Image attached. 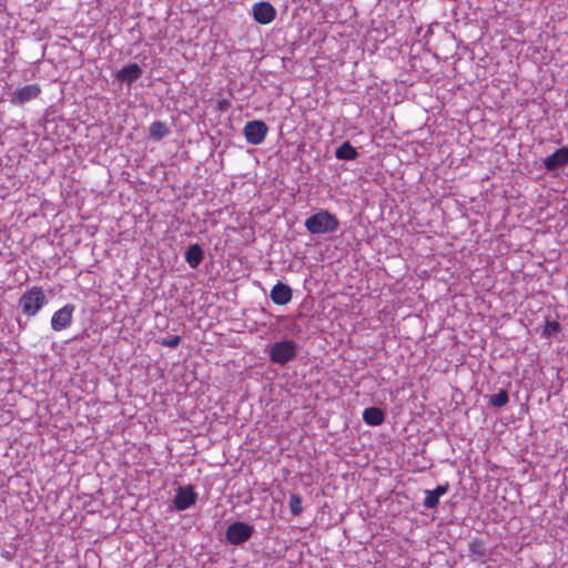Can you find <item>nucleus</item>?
Returning <instances> with one entry per match:
<instances>
[{
  "instance_id": "obj_1",
  "label": "nucleus",
  "mask_w": 568,
  "mask_h": 568,
  "mask_svg": "<svg viewBox=\"0 0 568 568\" xmlns=\"http://www.w3.org/2000/svg\"><path fill=\"white\" fill-rule=\"evenodd\" d=\"M339 226L337 217L326 210H321L305 221L306 230L312 234L335 232Z\"/></svg>"
},
{
  "instance_id": "obj_2",
  "label": "nucleus",
  "mask_w": 568,
  "mask_h": 568,
  "mask_svg": "<svg viewBox=\"0 0 568 568\" xmlns=\"http://www.w3.org/2000/svg\"><path fill=\"white\" fill-rule=\"evenodd\" d=\"M45 302L47 297L42 288L34 286L21 295L19 305L21 306L24 314L28 316H33L41 310Z\"/></svg>"
},
{
  "instance_id": "obj_3",
  "label": "nucleus",
  "mask_w": 568,
  "mask_h": 568,
  "mask_svg": "<svg viewBox=\"0 0 568 568\" xmlns=\"http://www.w3.org/2000/svg\"><path fill=\"white\" fill-rule=\"evenodd\" d=\"M297 346L292 339L276 342L271 346L270 359L271 362L285 365L296 357Z\"/></svg>"
},
{
  "instance_id": "obj_4",
  "label": "nucleus",
  "mask_w": 568,
  "mask_h": 568,
  "mask_svg": "<svg viewBox=\"0 0 568 568\" xmlns=\"http://www.w3.org/2000/svg\"><path fill=\"white\" fill-rule=\"evenodd\" d=\"M253 534V526L243 521H235L227 527L225 536L230 544L239 546L247 541Z\"/></svg>"
},
{
  "instance_id": "obj_5",
  "label": "nucleus",
  "mask_w": 568,
  "mask_h": 568,
  "mask_svg": "<svg viewBox=\"0 0 568 568\" xmlns=\"http://www.w3.org/2000/svg\"><path fill=\"white\" fill-rule=\"evenodd\" d=\"M267 132L268 126L261 120L247 122L243 130L246 141L253 145L261 144L265 140Z\"/></svg>"
},
{
  "instance_id": "obj_6",
  "label": "nucleus",
  "mask_w": 568,
  "mask_h": 568,
  "mask_svg": "<svg viewBox=\"0 0 568 568\" xmlns=\"http://www.w3.org/2000/svg\"><path fill=\"white\" fill-rule=\"evenodd\" d=\"M74 305L67 304L62 308L54 312L51 318V327L53 331L60 332L72 323V317L74 313Z\"/></svg>"
},
{
  "instance_id": "obj_7",
  "label": "nucleus",
  "mask_w": 568,
  "mask_h": 568,
  "mask_svg": "<svg viewBox=\"0 0 568 568\" xmlns=\"http://www.w3.org/2000/svg\"><path fill=\"white\" fill-rule=\"evenodd\" d=\"M41 89L38 84H28L11 93V103L21 105L39 97Z\"/></svg>"
},
{
  "instance_id": "obj_8",
  "label": "nucleus",
  "mask_w": 568,
  "mask_h": 568,
  "mask_svg": "<svg viewBox=\"0 0 568 568\" xmlns=\"http://www.w3.org/2000/svg\"><path fill=\"white\" fill-rule=\"evenodd\" d=\"M254 20L261 24L272 22L276 17V10L270 2H258L253 6Z\"/></svg>"
},
{
  "instance_id": "obj_9",
  "label": "nucleus",
  "mask_w": 568,
  "mask_h": 568,
  "mask_svg": "<svg viewBox=\"0 0 568 568\" xmlns=\"http://www.w3.org/2000/svg\"><path fill=\"white\" fill-rule=\"evenodd\" d=\"M196 501V494L191 486L180 487L174 498L178 510H185Z\"/></svg>"
},
{
  "instance_id": "obj_10",
  "label": "nucleus",
  "mask_w": 568,
  "mask_h": 568,
  "mask_svg": "<svg viewBox=\"0 0 568 568\" xmlns=\"http://www.w3.org/2000/svg\"><path fill=\"white\" fill-rule=\"evenodd\" d=\"M568 163V148H560L544 160L545 169L549 172L556 171Z\"/></svg>"
},
{
  "instance_id": "obj_11",
  "label": "nucleus",
  "mask_w": 568,
  "mask_h": 568,
  "mask_svg": "<svg viewBox=\"0 0 568 568\" xmlns=\"http://www.w3.org/2000/svg\"><path fill=\"white\" fill-rule=\"evenodd\" d=\"M293 296L292 288L282 282H277L271 290L270 297L277 305H286Z\"/></svg>"
},
{
  "instance_id": "obj_12",
  "label": "nucleus",
  "mask_w": 568,
  "mask_h": 568,
  "mask_svg": "<svg viewBox=\"0 0 568 568\" xmlns=\"http://www.w3.org/2000/svg\"><path fill=\"white\" fill-rule=\"evenodd\" d=\"M449 489V484L438 485L434 490H425L424 507L428 509L436 508L439 504V497L445 495Z\"/></svg>"
},
{
  "instance_id": "obj_13",
  "label": "nucleus",
  "mask_w": 568,
  "mask_h": 568,
  "mask_svg": "<svg viewBox=\"0 0 568 568\" xmlns=\"http://www.w3.org/2000/svg\"><path fill=\"white\" fill-rule=\"evenodd\" d=\"M142 74V69L136 63H130L123 67L118 73L116 79L128 84L136 81Z\"/></svg>"
},
{
  "instance_id": "obj_14",
  "label": "nucleus",
  "mask_w": 568,
  "mask_h": 568,
  "mask_svg": "<svg viewBox=\"0 0 568 568\" xmlns=\"http://www.w3.org/2000/svg\"><path fill=\"white\" fill-rule=\"evenodd\" d=\"M184 257L192 268H196L204 258V252L199 244H191L187 247Z\"/></svg>"
},
{
  "instance_id": "obj_15",
  "label": "nucleus",
  "mask_w": 568,
  "mask_h": 568,
  "mask_svg": "<svg viewBox=\"0 0 568 568\" xmlns=\"http://www.w3.org/2000/svg\"><path fill=\"white\" fill-rule=\"evenodd\" d=\"M363 419L371 426H378L383 424L385 415L378 407H368L363 412Z\"/></svg>"
},
{
  "instance_id": "obj_16",
  "label": "nucleus",
  "mask_w": 568,
  "mask_h": 568,
  "mask_svg": "<svg viewBox=\"0 0 568 568\" xmlns=\"http://www.w3.org/2000/svg\"><path fill=\"white\" fill-rule=\"evenodd\" d=\"M170 130L165 122L155 121L149 128L150 138L154 141H160L169 134Z\"/></svg>"
},
{
  "instance_id": "obj_17",
  "label": "nucleus",
  "mask_w": 568,
  "mask_h": 568,
  "mask_svg": "<svg viewBox=\"0 0 568 568\" xmlns=\"http://www.w3.org/2000/svg\"><path fill=\"white\" fill-rule=\"evenodd\" d=\"M338 160H355L358 156L356 149L348 142H344L335 152Z\"/></svg>"
},
{
  "instance_id": "obj_18",
  "label": "nucleus",
  "mask_w": 568,
  "mask_h": 568,
  "mask_svg": "<svg viewBox=\"0 0 568 568\" xmlns=\"http://www.w3.org/2000/svg\"><path fill=\"white\" fill-rule=\"evenodd\" d=\"M508 400L509 396L505 389H500L498 393L493 394L489 397V404L495 407H503L508 403Z\"/></svg>"
},
{
  "instance_id": "obj_19",
  "label": "nucleus",
  "mask_w": 568,
  "mask_h": 568,
  "mask_svg": "<svg viewBox=\"0 0 568 568\" xmlns=\"http://www.w3.org/2000/svg\"><path fill=\"white\" fill-rule=\"evenodd\" d=\"M288 507L294 516H298L303 511L302 498L297 494H292L288 500Z\"/></svg>"
},
{
  "instance_id": "obj_20",
  "label": "nucleus",
  "mask_w": 568,
  "mask_h": 568,
  "mask_svg": "<svg viewBox=\"0 0 568 568\" xmlns=\"http://www.w3.org/2000/svg\"><path fill=\"white\" fill-rule=\"evenodd\" d=\"M469 550L471 554L477 555L478 557L485 556L484 544L478 539H475L469 544Z\"/></svg>"
},
{
  "instance_id": "obj_21",
  "label": "nucleus",
  "mask_w": 568,
  "mask_h": 568,
  "mask_svg": "<svg viewBox=\"0 0 568 568\" xmlns=\"http://www.w3.org/2000/svg\"><path fill=\"white\" fill-rule=\"evenodd\" d=\"M180 342H181V337L180 336L172 335V336H170L168 338L162 339L161 345L170 347V348H175V347L179 346Z\"/></svg>"
},
{
  "instance_id": "obj_22",
  "label": "nucleus",
  "mask_w": 568,
  "mask_h": 568,
  "mask_svg": "<svg viewBox=\"0 0 568 568\" xmlns=\"http://www.w3.org/2000/svg\"><path fill=\"white\" fill-rule=\"evenodd\" d=\"M559 328H560V324L558 322L554 321V322L547 323L545 331L548 335H550L551 333L558 332Z\"/></svg>"
}]
</instances>
